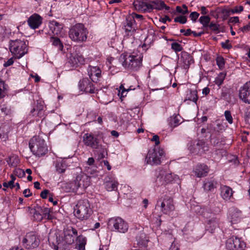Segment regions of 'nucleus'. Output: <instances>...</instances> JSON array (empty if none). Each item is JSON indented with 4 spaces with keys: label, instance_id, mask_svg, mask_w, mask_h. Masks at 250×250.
<instances>
[{
    "label": "nucleus",
    "instance_id": "obj_1",
    "mask_svg": "<svg viewBox=\"0 0 250 250\" xmlns=\"http://www.w3.org/2000/svg\"><path fill=\"white\" fill-rule=\"evenodd\" d=\"M133 5L136 10L144 13H150L154 9L161 10L165 9L168 10L170 9L163 1L157 0H135L133 2Z\"/></svg>",
    "mask_w": 250,
    "mask_h": 250
},
{
    "label": "nucleus",
    "instance_id": "obj_2",
    "mask_svg": "<svg viewBox=\"0 0 250 250\" xmlns=\"http://www.w3.org/2000/svg\"><path fill=\"white\" fill-rule=\"evenodd\" d=\"M142 59L143 57L141 55H130L123 53L120 57L119 61L125 68L136 71L142 65Z\"/></svg>",
    "mask_w": 250,
    "mask_h": 250
},
{
    "label": "nucleus",
    "instance_id": "obj_3",
    "mask_svg": "<svg viewBox=\"0 0 250 250\" xmlns=\"http://www.w3.org/2000/svg\"><path fill=\"white\" fill-rule=\"evenodd\" d=\"M227 126L224 121L220 120H216L215 122L208 125V132L210 134V137L214 146H220L223 145L215 137L222 133Z\"/></svg>",
    "mask_w": 250,
    "mask_h": 250
},
{
    "label": "nucleus",
    "instance_id": "obj_4",
    "mask_svg": "<svg viewBox=\"0 0 250 250\" xmlns=\"http://www.w3.org/2000/svg\"><path fill=\"white\" fill-rule=\"evenodd\" d=\"M29 148L33 154L40 157L45 155L48 151L45 141L39 136H34L29 141Z\"/></svg>",
    "mask_w": 250,
    "mask_h": 250
},
{
    "label": "nucleus",
    "instance_id": "obj_5",
    "mask_svg": "<svg viewBox=\"0 0 250 250\" xmlns=\"http://www.w3.org/2000/svg\"><path fill=\"white\" fill-rule=\"evenodd\" d=\"M87 34V30L82 23H77L72 26L68 32L69 37L72 41L76 42L86 41Z\"/></svg>",
    "mask_w": 250,
    "mask_h": 250
},
{
    "label": "nucleus",
    "instance_id": "obj_6",
    "mask_svg": "<svg viewBox=\"0 0 250 250\" xmlns=\"http://www.w3.org/2000/svg\"><path fill=\"white\" fill-rule=\"evenodd\" d=\"M92 213L89 201L87 199L78 201L74 208V214L80 220H87Z\"/></svg>",
    "mask_w": 250,
    "mask_h": 250
},
{
    "label": "nucleus",
    "instance_id": "obj_7",
    "mask_svg": "<svg viewBox=\"0 0 250 250\" xmlns=\"http://www.w3.org/2000/svg\"><path fill=\"white\" fill-rule=\"evenodd\" d=\"M164 157V149L159 146H155L153 149L148 150L145 161L147 164L151 166H157L161 164Z\"/></svg>",
    "mask_w": 250,
    "mask_h": 250
},
{
    "label": "nucleus",
    "instance_id": "obj_8",
    "mask_svg": "<svg viewBox=\"0 0 250 250\" xmlns=\"http://www.w3.org/2000/svg\"><path fill=\"white\" fill-rule=\"evenodd\" d=\"M83 141L86 146L93 149H101V152L99 156L101 159L104 158L107 155L105 148L102 147V146L99 143V140L97 137H94L92 133H85L83 137Z\"/></svg>",
    "mask_w": 250,
    "mask_h": 250
},
{
    "label": "nucleus",
    "instance_id": "obj_9",
    "mask_svg": "<svg viewBox=\"0 0 250 250\" xmlns=\"http://www.w3.org/2000/svg\"><path fill=\"white\" fill-rule=\"evenodd\" d=\"M9 50L15 59H19L27 53V45L24 41L16 40L11 41Z\"/></svg>",
    "mask_w": 250,
    "mask_h": 250
},
{
    "label": "nucleus",
    "instance_id": "obj_10",
    "mask_svg": "<svg viewBox=\"0 0 250 250\" xmlns=\"http://www.w3.org/2000/svg\"><path fill=\"white\" fill-rule=\"evenodd\" d=\"M155 176V183L158 186L172 183L178 179L177 175L162 169L156 170Z\"/></svg>",
    "mask_w": 250,
    "mask_h": 250
},
{
    "label": "nucleus",
    "instance_id": "obj_11",
    "mask_svg": "<svg viewBox=\"0 0 250 250\" xmlns=\"http://www.w3.org/2000/svg\"><path fill=\"white\" fill-rule=\"evenodd\" d=\"M108 228L112 231L125 233L128 229V224L121 217H113L108 220Z\"/></svg>",
    "mask_w": 250,
    "mask_h": 250
},
{
    "label": "nucleus",
    "instance_id": "obj_12",
    "mask_svg": "<svg viewBox=\"0 0 250 250\" xmlns=\"http://www.w3.org/2000/svg\"><path fill=\"white\" fill-rule=\"evenodd\" d=\"M157 206L160 208L161 212L166 214H169L175 208L173 199L166 195L159 199Z\"/></svg>",
    "mask_w": 250,
    "mask_h": 250
},
{
    "label": "nucleus",
    "instance_id": "obj_13",
    "mask_svg": "<svg viewBox=\"0 0 250 250\" xmlns=\"http://www.w3.org/2000/svg\"><path fill=\"white\" fill-rule=\"evenodd\" d=\"M188 149L192 153L201 155L208 150V146L204 141L196 140L190 143Z\"/></svg>",
    "mask_w": 250,
    "mask_h": 250
},
{
    "label": "nucleus",
    "instance_id": "obj_14",
    "mask_svg": "<svg viewBox=\"0 0 250 250\" xmlns=\"http://www.w3.org/2000/svg\"><path fill=\"white\" fill-rule=\"evenodd\" d=\"M90 181L89 177L83 173L79 174L76 177L72 189L73 190H77L79 188H86L89 185Z\"/></svg>",
    "mask_w": 250,
    "mask_h": 250
},
{
    "label": "nucleus",
    "instance_id": "obj_15",
    "mask_svg": "<svg viewBox=\"0 0 250 250\" xmlns=\"http://www.w3.org/2000/svg\"><path fill=\"white\" fill-rule=\"evenodd\" d=\"M246 247V244L240 238L232 236L226 241V248L228 250H243Z\"/></svg>",
    "mask_w": 250,
    "mask_h": 250
},
{
    "label": "nucleus",
    "instance_id": "obj_16",
    "mask_svg": "<svg viewBox=\"0 0 250 250\" xmlns=\"http://www.w3.org/2000/svg\"><path fill=\"white\" fill-rule=\"evenodd\" d=\"M22 242L24 247L27 249L35 248L39 244V239L33 232L27 233Z\"/></svg>",
    "mask_w": 250,
    "mask_h": 250
},
{
    "label": "nucleus",
    "instance_id": "obj_17",
    "mask_svg": "<svg viewBox=\"0 0 250 250\" xmlns=\"http://www.w3.org/2000/svg\"><path fill=\"white\" fill-rule=\"evenodd\" d=\"M239 97L244 103L250 104V82L240 88Z\"/></svg>",
    "mask_w": 250,
    "mask_h": 250
},
{
    "label": "nucleus",
    "instance_id": "obj_18",
    "mask_svg": "<svg viewBox=\"0 0 250 250\" xmlns=\"http://www.w3.org/2000/svg\"><path fill=\"white\" fill-rule=\"evenodd\" d=\"M79 86L81 91L86 93H93L95 92V87L92 83L87 78H84L80 81Z\"/></svg>",
    "mask_w": 250,
    "mask_h": 250
},
{
    "label": "nucleus",
    "instance_id": "obj_19",
    "mask_svg": "<svg viewBox=\"0 0 250 250\" xmlns=\"http://www.w3.org/2000/svg\"><path fill=\"white\" fill-rule=\"evenodd\" d=\"M135 21L130 18H126V23L124 25L125 35L129 37L133 35L136 32Z\"/></svg>",
    "mask_w": 250,
    "mask_h": 250
},
{
    "label": "nucleus",
    "instance_id": "obj_20",
    "mask_svg": "<svg viewBox=\"0 0 250 250\" xmlns=\"http://www.w3.org/2000/svg\"><path fill=\"white\" fill-rule=\"evenodd\" d=\"M42 21V18L39 14H34L28 18L27 23L31 28L35 29L41 25Z\"/></svg>",
    "mask_w": 250,
    "mask_h": 250
},
{
    "label": "nucleus",
    "instance_id": "obj_21",
    "mask_svg": "<svg viewBox=\"0 0 250 250\" xmlns=\"http://www.w3.org/2000/svg\"><path fill=\"white\" fill-rule=\"evenodd\" d=\"M88 75L93 82H97L101 76V70L97 66H89L87 68Z\"/></svg>",
    "mask_w": 250,
    "mask_h": 250
},
{
    "label": "nucleus",
    "instance_id": "obj_22",
    "mask_svg": "<svg viewBox=\"0 0 250 250\" xmlns=\"http://www.w3.org/2000/svg\"><path fill=\"white\" fill-rule=\"evenodd\" d=\"M68 62L73 66H77L83 64L85 62V59L82 55L71 53L68 58Z\"/></svg>",
    "mask_w": 250,
    "mask_h": 250
},
{
    "label": "nucleus",
    "instance_id": "obj_23",
    "mask_svg": "<svg viewBox=\"0 0 250 250\" xmlns=\"http://www.w3.org/2000/svg\"><path fill=\"white\" fill-rule=\"evenodd\" d=\"M64 240L68 244H72L74 241V238L73 235H77L78 232L77 229L73 227L68 228L64 230Z\"/></svg>",
    "mask_w": 250,
    "mask_h": 250
},
{
    "label": "nucleus",
    "instance_id": "obj_24",
    "mask_svg": "<svg viewBox=\"0 0 250 250\" xmlns=\"http://www.w3.org/2000/svg\"><path fill=\"white\" fill-rule=\"evenodd\" d=\"M242 212L237 208H232L229 211V219L232 224H236L240 221Z\"/></svg>",
    "mask_w": 250,
    "mask_h": 250
},
{
    "label": "nucleus",
    "instance_id": "obj_25",
    "mask_svg": "<svg viewBox=\"0 0 250 250\" xmlns=\"http://www.w3.org/2000/svg\"><path fill=\"white\" fill-rule=\"evenodd\" d=\"M118 185V182L113 178L107 177L104 179V186L107 191H111L117 189Z\"/></svg>",
    "mask_w": 250,
    "mask_h": 250
},
{
    "label": "nucleus",
    "instance_id": "obj_26",
    "mask_svg": "<svg viewBox=\"0 0 250 250\" xmlns=\"http://www.w3.org/2000/svg\"><path fill=\"white\" fill-rule=\"evenodd\" d=\"M220 219L217 217H213L209 219L207 222L206 229L212 233L219 226Z\"/></svg>",
    "mask_w": 250,
    "mask_h": 250
},
{
    "label": "nucleus",
    "instance_id": "obj_27",
    "mask_svg": "<svg viewBox=\"0 0 250 250\" xmlns=\"http://www.w3.org/2000/svg\"><path fill=\"white\" fill-rule=\"evenodd\" d=\"M195 175L198 177L206 176L208 172V168L204 164L197 165L194 170Z\"/></svg>",
    "mask_w": 250,
    "mask_h": 250
},
{
    "label": "nucleus",
    "instance_id": "obj_28",
    "mask_svg": "<svg viewBox=\"0 0 250 250\" xmlns=\"http://www.w3.org/2000/svg\"><path fill=\"white\" fill-rule=\"evenodd\" d=\"M220 190L222 197L226 200H229L232 195V190L228 186L221 185Z\"/></svg>",
    "mask_w": 250,
    "mask_h": 250
},
{
    "label": "nucleus",
    "instance_id": "obj_29",
    "mask_svg": "<svg viewBox=\"0 0 250 250\" xmlns=\"http://www.w3.org/2000/svg\"><path fill=\"white\" fill-rule=\"evenodd\" d=\"M50 30L54 35H59L61 34L63 28L62 25L56 21H52L49 23Z\"/></svg>",
    "mask_w": 250,
    "mask_h": 250
},
{
    "label": "nucleus",
    "instance_id": "obj_30",
    "mask_svg": "<svg viewBox=\"0 0 250 250\" xmlns=\"http://www.w3.org/2000/svg\"><path fill=\"white\" fill-rule=\"evenodd\" d=\"M243 7L241 5L236 6L232 9H224L222 11V13L225 16H229L234 13H239L243 10Z\"/></svg>",
    "mask_w": 250,
    "mask_h": 250
},
{
    "label": "nucleus",
    "instance_id": "obj_31",
    "mask_svg": "<svg viewBox=\"0 0 250 250\" xmlns=\"http://www.w3.org/2000/svg\"><path fill=\"white\" fill-rule=\"evenodd\" d=\"M86 238L83 235H79L76 239V248L79 250H85Z\"/></svg>",
    "mask_w": 250,
    "mask_h": 250
},
{
    "label": "nucleus",
    "instance_id": "obj_32",
    "mask_svg": "<svg viewBox=\"0 0 250 250\" xmlns=\"http://www.w3.org/2000/svg\"><path fill=\"white\" fill-rule=\"evenodd\" d=\"M67 166L65 161H57L55 163V168L57 172L62 173L65 172Z\"/></svg>",
    "mask_w": 250,
    "mask_h": 250
},
{
    "label": "nucleus",
    "instance_id": "obj_33",
    "mask_svg": "<svg viewBox=\"0 0 250 250\" xmlns=\"http://www.w3.org/2000/svg\"><path fill=\"white\" fill-rule=\"evenodd\" d=\"M8 86L5 82L0 79V99L3 98L7 95Z\"/></svg>",
    "mask_w": 250,
    "mask_h": 250
},
{
    "label": "nucleus",
    "instance_id": "obj_34",
    "mask_svg": "<svg viewBox=\"0 0 250 250\" xmlns=\"http://www.w3.org/2000/svg\"><path fill=\"white\" fill-rule=\"evenodd\" d=\"M217 182L214 180H208L205 182L204 188L208 191H212L216 188Z\"/></svg>",
    "mask_w": 250,
    "mask_h": 250
},
{
    "label": "nucleus",
    "instance_id": "obj_35",
    "mask_svg": "<svg viewBox=\"0 0 250 250\" xmlns=\"http://www.w3.org/2000/svg\"><path fill=\"white\" fill-rule=\"evenodd\" d=\"M184 63L183 67L185 69H188L190 64L193 62L192 57L189 54H185L182 57Z\"/></svg>",
    "mask_w": 250,
    "mask_h": 250
},
{
    "label": "nucleus",
    "instance_id": "obj_36",
    "mask_svg": "<svg viewBox=\"0 0 250 250\" xmlns=\"http://www.w3.org/2000/svg\"><path fill=\"white\" fill-rule=\"evenodd\" d=\"M187 98L188 100L196 103L198 99L197 91L196 90L188 89L187 92Z\"/></svg>",
    "mask_w": 250,
    "mask_h": 250
},
{
    "label": "nucleus",
    "instance_id": "obj_37",
    "mask_svg": "<svg viewBox=\"0 0 250 250\" xmlns=\"http://www.w3.org/2000/svg\"><path fill=\"white\" fill-rule=\"evenodd\" d=\"M41 210V212L43 215V218H46L48 220H51L53 219V216L50 214L51 209L47 208H38Z\"/></svg>",
    "mask_w": 250,
    "mask_h": 250
},
{
    "label": "nucleus",
    "instance_id": "obj_38",
    "mask_svg": "<svg viewBox=\"0 0 250 250\" xmlns=\"http://www.w3.org/2000/svg\"><path fill=\"white\" fill-rule=\"evenodd\" d=\"M50 42H52V45L57 47L59 50H62L63 46L59 38L56 37H51L50 39Z\"/></svg>",
    "mask_w": 250,
    "mask_h": 250
},
{
    "label": "nucleus",
    "instance_id": "obj_39",
    "mask_svg": "<svg viewBox=\"0 0 250 250\" xmlns=\"http://www.w3.org/2000/svg\"><path fill=\"white\" fill-rule=\"evenodd\" d=\"M199 214L204 218H208L211 216V212L210 209L207 208H200Z\"/></svg>",
    "mask_w": 250,
    "mask_h": 250
},
{
    "label": "nucleus",
    "instance_id": "obj_40",
    "mask_svg": "<svg viewBox=\"0 0 250 250\" xmlns=\"http://www.w3.org/2000/svg\"><path fill=\"white\" fill-rule=\"evenodd\" d=\"M226 76V73L224 72L220 73L215 78L214 82L218 86L221 85Z\"/></svg>",
    "mask_w": 250,
    "mask_h": 250
},
{
    "label": "nucleus",
    "instance_id": "obj_41",
    "mask_svg": "<svg viewBox=\"0 0 250 250\" xmlns=\"http://www.w3.org/2000/svg\"><path fill=\"white\" fill-rule=\"evenodd\" d=\"M181 123V117L178 114L171 117L170 124L173 127L177 126Z\"/></svg>",
    "mask_w": 250,
    "mask_h": 250
},
{
    "label": "nucleus",
    "instance_id": "obj_42",
    "mask_svg": "<svg viewBox=\"0 0 250 250\" xmlns=\"http://www.w3.org/2000/svg\"><path fill=\"white\" fill-rule=\"evenodd\" d=\"M199 21L204 27H207L208 26L210 18L208 16H203L200 17Z\"/></svg>",
    "mask_w": 250,
    "mask_h": 250
},
{
    "label": "nucleus",
    "instance_id": "obj_43",
    "mask_svg": "<svg viewBox=\"0 0 250 250\" xmlns=\"http://www.w3.org/2000/svg\"><path fill=\"white\" fill-rule=\"evenodd\" d=\"M34 219L37 221H41L43 218V215L41 212L40 209L38 208V210H35L33 212Z\"/></svg>",
    "mask_w": 250,
    "mask_h": 250
},
{
    "label": "nucleus",
    "instance_id": "obj_44",
    "mask_svg": "<svg viewBox=\"0 0 250 250\" xmlns=\"http://www.w3.org/2000/svg\"><path fill=\"white\" fill-rule=\"evenodd\" d=\"M120 89L122 90V92L121 93V97H123L125 96V94L126 92H128V91H129L130 90H134L135 88H132V86H130L127 88H125L124 87V86L123 85V84H122L121 85V86H120Z\"/></svg>",
    "mask_w": 250,
    "mask_h": 250
},
{
    "label": "nucleus",
    "instance_id": "obj_45",
    "mask_svg": "<svg viewBox=\"0 0 250 250\" xmlns=\"http://www.w3.org/2000/svg\"><path fill=\"white\" fill-rule=\"evenodd\" d=\"M217 65L220 68H223L225 65V60L224 58L221 56L217 57L216 59Z\"/></svg>",
    "mask_w": 250,
    "mask_h": 250
},
{
    "label": "nucleus",
    "instance_id": "obj_46",
    "mask_svg": "<svg viewBox=\"0 0 250 250\" xmlns=\"http://www.w3.org/2000/svg\"><path fill=\"white\" fill-rule=\"evenodd\" d=\"M171 48L176 52H180L183 49V47L181 45L177 42H173L171 43Z\"/></svg>",
    "mask_w": 250,
    "mask_h": 250
},
{
    "label": "nucleus",
    "instance_id": "obj_47",
    "mask_svg": "<svg viewBox=\"0 0 250 250\" xmlns=\"http://www.w3.org/2000/svg\"><path fill=\"white\" fill-rule=\"evenodd\" d=\"M224 115L226 120L228 122L229 124H231L233 123V118L230 111L229 110H226L224 113Z\"/></svg>",
    "mask_w": 250,
    "mask_h": 250
},
{
    "label": "nucleus",
    "instance_id": "obj_48",
    "mask_svg": "<svg viewBox=\"0 0 250 250\" xmlns=\"http://www.w3.org/2000/svg\"><path fill=\"white\" fill-rule=\"evenodd\" d=\"M174 21L184 24L187 22V18L184 16H180L174 19Z\"/></svg>",
    "mask_w": 250,
    "mask_h": 250
},
{
    "label": "nucleus",
    "instance_id": "obj_49",
    "mask_svg": "<svg viewBox=\"0 0 250 250\" xmlns=\"http://www.w3.org/2000/svg\"><path fill=\"white\" fill-rule=\"evenodd\" d=\"M85 171L86 174L88 175H90L92 176H95L97 175V171L95 169H92L91 167H86Z\"/></svg>",
    "mask_w": 250,
    "mask_h": 250
},
{
    "label": "nucleus",
    "instance_id": "obj_50",
    "mask_svg": "<svg viewBox=\"0 0 250 250\" xmlns=\"http://www.w3.org/2000/svg\"><path fill=\"white\" fill-rule=\"evenodd\" d=\"M14 172L16 176L20 178L24 176L25 175V172L20 168L16 169Z\"/></svg>",
    "mask_w": 250,
    "mask_h": 250
},
{
    "label": "nucleus",
    "instance_id": "obj_51",
    "mask_svg": "<svg viewBox=\"0 0 250 250\" xmlns=\"http://www.w3.org/2000/svg\"><path fill=\"white\" fill-rule=\"evenodd\" d=\"M221 46L224 49H229L232 48V45L229 43V40H226L224 42H221Z\"/></svg>",
    "mask_w": 250,
    "mask_h": 250
},
{
    "label": "nucleus",
    "instance_id": "obj_52",
    "mask_svg": "<svg viewBox=\"0 0 250 250\" xmlns=\"http://www.w3.org/2000/svg\"><path fill=\"white\" fill-rule=\"evenodd\" d=\"M208 27L209 29L213 31L218 32H219V25L216 23H211L208 24Z\"/></svg>",
    "mask_w": 250,
    "mask_h": 250
},
{
    "label": "nucleus",
    "instance_id": "obj_53",
    "mask_svg": "<svg viewBox=\"0 0 250 250\" xmlns=\"http://www.w3.org/2000/svg\"><path fill=\"white\" fill-rule=\"evenodd\" d=\"M127 18H132V19H133L134 21L135 19L139 20V21L143 20V16L142 15L137 14L134 13H133L131 16H129Z\"/></svg>",
    "mask_w": 250,
    "mask_h": 250
},
{
    "label": "nucleus",
    "instance_id": "obj_54",
    "mask_svg": "<svg viewBox=\"0 0 250 250\" xmlns=\"http://www.w3.org/2000/svg\"><path fill=\"white\" fill-rule=\"evenodd\" d=\"M199 16V14L198 13L196 12H192L190 13L189 17L193 22H195L198 18Z\"/></svg>",
    "mask_w": 250,
    "mask_h": 250
},
{
    "label": "nucleus",
    "instance_id": "obj_55",
    "mask_svg": "<svg viewBox=\"0 0 250 250\" xmlns=\"http://www.w3.org/2000/svg\"><path fill=\"white\" fill-rule=\"evenodd\" d=\"M151 141L155 142L156 146H157L160 144L159 137L157 135H154Z\"/></svg>",
    "mask_w": 250,
    "mask_h": 250
},
{
    "label": "nucleus",
    "instance_id": "obj_56",
    "mask_svg": "<svg viewBox=\"0 0 250 250\" xmlns=\"http://www.w3.org/2000/svg\"><path fill=\"white\" fill-rule=\"evenodd\" d=\"M14 58H15L14 56L8 59L7 61L4 63V66L7 67L12 65L14 63Z\"/></svg>",
    "mask_w": 250,
    "mask_h": 250
},
{
    "label": "nucleus",
    "instance_id": "obj_57",
    "mask_svg": "<svg viewBox=\"0 0 250 250\" xmlns=\"http://www.w3.org/2000/svg\"><path fill=\"white\" fill-rule=\"evenodd\" d=\"M176 11L179 13H181L183 15H185L187 13H188V10H184L183 9H182V8L179 6H176Z\"/></svg>",
    "mask_w": 250,
    "mask_h": 250
},
{
    "label": "nucleus",
    "instance_id": "obj_58",
    "mask_svg": "<svg viewBox=\"0 0 250 250\" xmlns=\"http://www.w3.org/2000/svg\"><path fill=\"white\" fill-rule=\"evenodd\" d=\"M240 30L243 32H248L250 31V22L247 25L240 28Z\"/></svg>",
    "mask_w": 250,
    "mask_h": 250
},
{
    "label": "nucleus",
    "instance_id": "obj_59",
    "mask_svg": "<svg viewBox=\"0 0 250 250\" xmlns=\"http://www.w3.org/2000/svg\"><path fill=\"white\" fill-rule=\"evenodd\" d=\"M232 159L229 160L230 162L232 163L234 166H237L239 164L238 158L235 156H233Z\"/></svg>",
    "mask_w": 250,
    "mask_h": 250
},
{
    "label": "nucleus",
    "instance_id": "obj_60",
    "mask_svg": "<svg viewBox=\"0 0 250 250\" xmlns=\"http://www.w3.org/2000/svg\"><path fill=\"white\" fill-rule=\"evenodd\" d=\"M179 250V247L177 246V244H176L175 243V242H173L171 244V245L169 249V250Z\"/></svg>",
    "mask_w": 250,
    "mask_h": 250
},
{
    "label": "nucleus",
    "instance_id": "obj_61",
    "mask_svg": "<svg viewBox=\"0 0 250 250\" xmlns=\"http://www.w3.org/2000/svg\"><path fill=\"white\" fill-rule=\"evenodd\" d=\"M23 194L25 197H29L32 195V193L31 192L30 190L28 188L24 190Z\"/></svg>",
    "mask_w": 250,
    "mask_h": 250
},
{
    "label": "nucleus",
    "instance_id": "obj_62",
    "mask_svg": "<svg viewBox=\"0 0 250 250\" xmlns=\"http://www.w3.org/2000/svg\"><path fill=\"white\" fill-rule=\"evenodd\" d=\"M49 192V191L47 189H45L42 191L41 193V197L42 199H45L47 198V195Z\"/></svg>",
    "mask_w": 250,
    "mask_h": 250
},
{
    "label": "nucleus",
    "instance_id": "obj_63",
    "mask_svg": "<svg viewBox=\"0 0 250 250\" xmlns=\"http://www.w3.org/2000/svg\"><path fill=\"white\" fill-rule=\"evenodd\" d=\"M42 110H32L31 113L33 114V116H35V115H38V116H41L42 114Z\"/></svg>",
    "mask_w": 250,
    "mask_h": 250
},
{
    "label": "nucleus",
    "instance_id": "obj_64",
    "mask_svg": "<svg viewBox=\"0 0 250 250\" xmlns=\"http://www.w3.org/2000/svg\"><path fill=\"white\" fill-rule=\"evenodd\" d=\"M94 162L95 161L94 158L92 157H90L88 158L87 161V164L89 166V167H90L93 165Z\"/></svg>",
    "mask_w": 250,
    "mask_h": 250
}]
</instances>
